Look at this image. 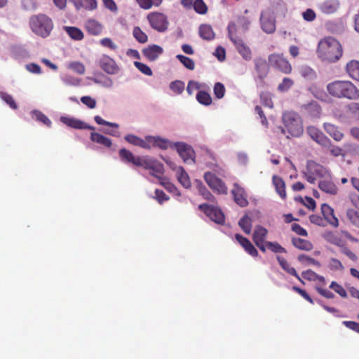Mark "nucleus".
<instances>
[{"label":"nucleus","instance_id":"1","mask_svg":"<svg viewBox=\"0 0 359 359\" xmlns=\"http://www.w3.org/2000/svg\"><path fill=\"white\" fill-rule=\"evenodd\" d=\"M342 52L341 43L332 36L325 37L318 43L317 53L322 60L334 62L342 56Z\"/></svg>","mask_w":359,"mask_h":359},{"label":"nucleus","instance_id":"2","mask_svg":"<svg viewBox=\"0 0 359 359\" xmlns=\"http://www.w3.org/2000/svg\"><path fill=\"white\" fill-rule=\"evenodd\" d=\"M328 93L337 98L357 100L359 98V90L349 81L337 80L327 85Z\"/></svg>","mask_w":359,"mask_h":359},{"label":"nucleus","instance_id":"3","mask_svg":"<svg viewBox=\"0 0 359 359\" xmlns=\"http://www.w3.org/2000/svg\"><path fill=\"white\" fill-rule=\"evenodd\" d=\"M29 26L34 34L46 39L51 34L54 23L51 18L46 14L38 13L30 16Z\"/></svg>","mask_w":359,"mask_h":359},{"label":"nucleus","instance_id":"4","mask_svg":"<svg viewBox=\"0 0 359 359\" xmlns=\"http://www.w3.org/2000/svg\"><path fill=\"white\" fill-rule=\"evenodd\" d=\"M283 122L284 128H281V132L283 135H286L287 137H289V135L298 137L302 135L303 123L298 114L293 111L283 113Z\"/></svg>","mask_w":359,"mask_h":359},{"label":"nucleus","instance_id":"5","mask_svg":"<svg viewBox=\"0 0 359 359\" xmlns=\"http://www.w3.org/2000/svg\"><path fill=\"white\" fill-rule=\"evenodd\" d=\"M229 39L234 44L237 51L242 57L249 61L252 57L250 48L244 42L243 39L237 34V27L235 22H230L227 27Z\"/></svg>","mask_w":359,"mask_h":359},{"label":"nucleus","instance_id":"6","mask_svg":"<svg viewBox=\"0 0 359 359\" xmlns=\"http://www.w3.org/2000/svg\"><path fill=\"white\" fill-rule=\"evenodd\" d=\"M147 19L154 29L159 32H164L168 29L169 22L167 16L160 12H151L147 16Z\"/></svg>","mask_w":359,"mask_h":359},{"label":"nucleus","instance_id":"7","mask_svg":"<svg viewBox=\"0 0 359 359\" xmlns=\"http://www.w3.org/2000/svg\"><path fill=\"white\" fill-rule=\"evenodd\" d=\"M204 180L209 187L218 194H226L227 187L225 183L214 173L205 172L203 175Z\"/></svg>","mask_w":359,"mask_h":359},{"label":"nucleus","instance_id":"8","mask_svg":"<svg viewBox=\"0 0 359 359\" xmlns=\"http://www.w3.org/2000/svg\"><path fill=\"white\" fill-rule=\"evenodd\" d=\"M269 62L271 67L285 74L292 72V66L289 61L284 57L283 54L272 53L269 55Z\"/></svg>","mask_w":359,"mask_h":359},{"label":"nucleus","instance_id":"9","mask_svg":"<svg viewBox=\"0 0 359 359\" xmlns=\"http://www.w3.org/2000/svg\"><path fill=\"white\" fill-rule=\"evenodd\" d=\"M198 209L215 223L222 224L224 222V215L218 207L203 203L198 205Z\"/></svg>","mask_w":359,"mask_h":359},{"label":"nucleus","instance_id":"10","mask_svg":"<svg viewBox=\"0 0 359 359\" xmlns=\"http://www.w3.org/2000/svg\"><path fill=\"white\" fill-rule=\"evenodd\" d=\"M306 133L315 142L323 147L330 146L331 140L326 136L319 128L314 126H307L306 128Z\"/></svg>","mask_w":359,"mask_h":359},{"label":"nucleus","instance_id":"11","mask_svg":"<svg viewBox=\"0 0 359 359\" xmlns=\"http://www.w3.org/2000/svg\"><path fill=\"white\" fill-rule=\"evenodd\" d=\"M175 147L180 156L184 163H195V151L191 147L183 142H177Z\"/></svg>","mask_w":359,"mask_h":359},{"label":"nucleus","instance_id":"12","mask_svg":"<svg viewBox=\"0 0 359 359\" xmlns=\"http://www.w3.org/2000/svg\"><path fill=\"white\" fill-rule=\"evenodd\" d=\"M262 29L267 34H273L276 29L275 17L269 13H262L260 17Z\"/></svg>","mask_w":359,"mask_h":359},{"label":"nucleus","instance_id":"13","mask_svg":"<svg viewBox=\"0 0 359 359\" xmlns=\"http://www.w3.org/2000/svg\"><path fill=\"white\" fill-rule=\"evenodd\" d=\"M100 67L109 74H115L118 70V66L109 56L104 55L99 60Z\"/></svg>","mask_w":359,"mask_h":359},{"label":"nucleus","instance_id":"14","mask_svg":"<svg viewBox=\"0 0 359 359\" xmlns=\"http://www.w3.org/2000/svg\"><path fill=\"white\" fill-rule=\"evenodd\" d=\"M321 213L323 216V219L330 224L332 226L337 228L339 226L338 218L334 215V211L328 204L323 203L321 205Z\"/></svg>","mask_w":359,"mask_h":359},{"label":"nucleus","instance_id":"15","mask_svg":"<svg viewBox=\"0 0 359 359\" xmlns=\"http://www.w3.org/2000/svg\"><path fill=\"white\" fill-rule=\"evenodd\" d=\"M339 7V0H324L318 4V9L325 15H332L337 13Z\"/></svg>","mask_w":359,"mask_h":359},{"label":"nucleus","instance_id":"16","mask_svg":"<svg viewBox=\"0 0 359 359\" xmlns=\"http://www.w3.org/2000/svg\"><path fill=\"white\" fill-rule=\"evenodd\" d=\"M60 121L66 126L74 129L95 130L93 126H89L85 122L73 117L61 116Z\"/></svg>","mask_w":359,"mask_h":359},{"label":"nucleus","instance_id":"17","mask_svg":"<svg viewBox=\"0 0 359 359\" xmlns=\"http://www.w3.org/2000/svg\"><path fill=\"white\" fill-rule=\"evenodd\" d=\"M235 238L238 243L243 247L245 251L253 257H257L259 255L257 250L252 244L250 240L239 233L235 235Z\"/></svg>","mask_w":359,"mask_h":359},{"label":"nucleus","instance_id":"18","mask_svg":"<svg viewBox=\"0 0 359 359\" xmlns=\"http://www.w3.org/2000/svg\"><path fill=\"white\" fill-rule=\"evenodd\" d=\"M163 48L158 45H151L142 50L143 55L150 61L156 60L162 53Z\"/></svg>","mask_w":359,"mask_h":359},{"label":"nucleus","instance_id":"19","mask_svg":"<svg viewBox=\"0 0 359 359\" xmlns=\"http://www.w3.org/2000/svg\"><path fill=\"white\" fill-rule=\"evenodd\" d=\"M323 128L325 132L337 142H339L344 138V135L342 131L338 126L334 124L324 123Z\"/></svg>","mask_w":359,"mask_h":359},{"label":"nucleus","instance_id":"20","mask_svg":"<svg viewBox=\"0 0 359 359\" xmlns=\"http://www.w3.org/2000/svg\"><path fill=\"white\" fill-rule=\"evenodd\" d=\"M231 193L233 196L235 202L239 206L244 208L248 205V201L245 196V191L243 188L235 184Z\"/></svg>","mask_w":359,"mask_h":359},{"label":"nucleus","instance_id":"21","mask_svg":"<svg viewBox=\"0 0 359 359\" xmlns=\"http://www.w3.org/2000/svg\"><path fill=\"white\" fill-rule=\"evenodd\" d=\"M255 70L260 79L265 78L269 71V65L266 60L262 57H257L255 60Z\"/></svg>","mask_w":359,"mask_h":359},{"label":"nucleus","instance_id":"22","mask_svg":"<svg viewBox=\"0 0 359 359\" xmlns=\"http://www.w3.org/2000/svg\"><path fill=\"white\" fill-rule=\"evenodd\" d=\"M302 108L305 114L312 118H318L321 114V107L316 101H313L307 104H304Z\"/></svg>","mask_w":359,"mask_h":359},{"label":"nucleus","instance_id":"23","mask_svg":"<svg viewBox=\"0 0 359 359\" xmlns=\"http://www.w3.org/2000/svg\"><path fill=\"white\" fill-rule=\"evenodd\" d=\"M124 139L126 142L133 145L138 146L143 149H150V144L148 143L147 137L145 138V140H143L136 135L129 134L126 135Z\"/></svg>","mask_w":359,"mask_h":359},{"label":"nucleus","instance_id":"24","mask_svg":"<svg viewBox=\"0 0 359 359\" xmlns=\"http://www.w3.org/2000/svg\"><path fill=\"white\" fill-rule=\"evenodd\" d=\"M176 171V177L178 182L184 187L189 188L191 187V181L187 172L184 170V168L179 166L176 168H172Z\"/></svg>","mask_w":359,"mask_h":359},{"label":"nucleus","instance_id":"25","mask_svg":"<svg viewBox=\"0 0 359 359\" xmlns=\"http://www.w3.org/2000/svg\"><path fill=\"white\" fill-rule=\"evenodd\" d=\"M272 181L276 193L282 199H286L287 194L285 191V183L283 178L279 176L274 175L272 178Z\"/></svg>","mask_w":359,"mask_h":359},{"label":"nucleus","instance_id":"26","mask_svg":"<svg viewBox=\"0 0 359 359\" xmlns=\"http://www.w3.org/2000/svg\"><path fill=\"white\" fill-rule=\"evenodd\" d=\"M277 260L284 271H285L289 274L294 276L302 283L304 284L302 279L300 278V276L297 273L296 269L294 267L291 266L290 264L287 262V261L284 257H280V256H277Z\"/></svg>","mask_w":359,"mask_h":359},{"label":"nucleus","instance_id":"27","mask_svg":"<svg viewBox=\"0 0 359 359\" xmlns=\"http://www.w3.org/2000/svg\"><path fill=\"white\" fill-rule=\"evenodd\" d=\"M121 160L124 163H132L136 166L139 156H135L130 151L123 148L118 151Z\"/></svg>","mask_w":359,"mask_h":359},{"label":"nucleus","instance_id":"28","mask_svg":"<svg viewBox=\"0 0 359 359\" xmlns=\"http://www.w3.org/2000/svg\"><path fill=\"white\" fill-rule=\"evenodd\" d=\"M318 187L323 191L335 195L337 194L338 188L335 184L330 180H324L319 182Z\"/></svg>","mask_w":359,"mask_h":359},{"label":"nucleus","instance_id":"29","mask_svg":"<svg viewBox=\"0 0 359 359\" xmlns=\"http://www.w3.org/2000/svg\"><path fill=\"white\" fill-rule=\"evenodd\" d=\"M199 36L204 40L211 41L215 38V32L212 27L207 24H203L198 29Z\"/></svg>","mask_w":359,"mask_h":359},{"label":"nucleus","instance_id":"30","mask_svg":"<svg viewBox=\"0 0 359 359\" xmlns=\"http://www.w3.org/2000/svg\"><path fill=\"white\" fill-rule=\"evenodd\" d=\"M147 140L150 144V149L151 147H156L162 149H166L168 147L169 142L160 137L147 136Z\"/></svg>","mask_w":359,"mask_h":359},{"label":"nucleus","instance_id":"31","mask_svg":"<svg viewBox=\"0 0 359 359\" xmlns=\"http://www.w3.org/2000/svg\"><path fill=\"white\" fill-rule=\"evenodd\" d=\"M85 27L88 33L93 35H98L102 31V25L93 19L87 20Z\"/></svg>","mask_w":359,"mask_h":359},{"label":"nucleus","instance_id":"32","mask_svg":"<svg viewBox=\"0 0 359 359\" xmlns=\"http://www.w3.org/2000/svg\"><path fill=\"white\" fill-rule=\"evenodd\" d=\"M267 233L268 231L266 228L259 225L257 226L252 237V240L255 244L262 242H266L265 240L266 238Z\"/></svg>","mask_w":359,"mask_h":359},{"label":"nucleus","instance_id":"33","mask_svg":"<svg viewBox=\"0 0 359 359\" xmlns=\"http://www.w3.org/2000/svg\"><path fill=\"white\" fill-rule=\"evenodd\" d=\"M196 188L198 191L203 198L207 201L215 202V197L212 194V193L205 187V186L203 184V182L200 180H196Z\"/></svg>","mask_w":359,"mask_h":359},{"label":"nucleus","instance_id":"34","mask_svg":"<svg viewBox=\"0 0 359 359\" xmlns=\"http://www.w3.org/2000/svg\"><path fill=\"white\" fill-rule=\"evenodd\" d=\"M346 72L353 79L359 81V62L352 60L346 65Z\"/></svg>","mask_w":359,"mask_h":359},{"label":"nucleus","instance_id":"35","mask_svg":"<svg viewBox=\"0 0 359 359\" xmlns=\"http://www.w3.org/2000/svg\"><path fill=\"white\" fill-rule=\"evenodd\" d=\"M292 243L299 250L310 251L313 249V245L310 241L300 238H293Z\"/></svg>","mask_w":359,"mask_h":359},{"label":"nucleus","instance_id":"36","mask_svg":"<svg viewBox=\"0 0 359 359\" xmlns=\"http://www.w3.org/2000/svg\"><path fill=\"white\" fill-rule=\"evenodd\" d=\"M90 140L93 142L104 145L107 147H110L112 144L111 140L109 138L98 133H91Z\"/></svg>","mask_w":359,"mask_h":359},{"label":"nucleus","instance_id":"37","mask_svg":"<svg viewBox=\"0 0 359 359\" xmlns=\"http://www.w3.org/2000/svg\"><path fill=\"white\" fill-rule=\"evenodd\" d=\"M64 29L74 40L80 41L84 37L83 32L78 27L65 26Z\"/></svg>","mask_w":359,"mask_h":359},{"label":"nucleus","instance_id":"38","mask_svg":"<svg viewBox=\"0 0 359 359\" xmlns=\"http://www.w3.org/2000/svg\"><path fill=\"white\" fill-rule=\"evenodd\" d=\"M348 221L354 226L359 229V212L354 209H348L346 213Z\"/></svg>","mask_w":359,"mask_h":359},{"label":"nucleus","instance_id":"39","mask_svg":"<svg viewBox=\"0 0 359 359\" xmlns=\"http://www.w3.org/2000/svg\"><path fill=\"white\" fill-rule=\"evenodd\" d=\"M240 227L246 234H250L252 230V219L247 215H244L238 222Z\"/></svg>","mask_w":359,"mask_h":359},{"label":"nucleus","instance_id":"40","mask_svg":"<svg viewBox=\"0 0 359 359\" xmlns=\"http://www.w3.org/2000/svg\"><path fill=\"white\" fill-rule=\"evenodd\" d=\"M323 237L328 243L335 245L339 248L344 243L342 239L332 231L326 232Z\"/></svg>","mask_w":359,"mask_h":359},{"label":"nucleus","instance_id":"41","mask_svg":"<svg viewBox=\"0 0 359 359\" xmlns=\"http://www.w3.org/2000/svg\"><path fill=\"white\" fill-rule=\"evenodd\" d=\"M140 7L148 10L152 6L158 7L161 5L163 0H136Z\"/></svg>","mask_w":359,"mask_h":359},{"label":"nucleus","instance_id":"42","mask_svg":"<svg viewBox=\"0 0 359 359\" xmlns=\"http://www.w3.org/2000/svg\"><path fill=\"white\" fill-rule=\"evenodd\" d=\"M32 118L35 119L36 121L41 122L43 123L44 125L47 126L48 127H50L51 126V121L48 118L47 116H46L44 114H43L41 111L39 110H34L32 112Z\"/></svg>","mask_w":359,"mask_h":359},{"label":"nucleus","instance_id":"43","mask_svg":"<svg viewBox=\"0 0 359 359\" xmlns=\"http://www.w3.org/2000/svg\"><path fill=\"white\" fill-rule=\"evenodd\" d=\"M307 170L317 177H322L324 172L323 167L315 162H311L308 164Z\"/></svg>","mask_w":359,"mask_h":359},{"label":"nucleus","instance_id":"44","mask_svg":"<svg viewBox=\"0 0 359 359\" xmlns=\"http://www.w3.org/2000/svg\"><path fill=\"white\" fill-rule=\"evenodd\" d=\"M197 101L203 105L208 106L212 103V97L210 95L203 90H199L196 94Z\"/></svg>","mask_w":359,"mask_h":359},{"label":"nucleus","instance_id":"45","mask_svg":"<svg viewBox=\"0 0 359 359\" xmlns=\"http://www.w3.org/2000/svg\"><path fill=\"white\" fill-rule=\"evenodd\" d=\"M133 36L140 43H145L148 41V36L140 27H135L133 30Z\"/></svg>","mask_w":359,"mask_h":359},{"label":"nucleus","instance_id":"46","mask_svg":"<svg viewBox=\"0 0 359 359\" xmlns=\"http://www.w3.org/2000/svg\"><path fill=\"white\" fill-rule=\"evenodd\" d=\"M150 174L156 177H159V175H163L164 172L163 165L157 160H155L153 163L151 168H150Z\"/></svg>","mask_w":359,"mask_h":359},{"label":"nucleus","instance_id":"47","mask_svg":"<svg viewBox=\"0 0 359 359\" xmlns=\"http://www.w3.org/2000/svg\"><path fill=\"white\" fill-rule=\"evenodd\" d=\"M155 159L148 156L141 157L139 156L136 166L142 167L146 170H150Z\"/></svg>","mask_w":359,"mask_h":359},{"label":"nucleus","instance_id":"48","mask_svg":"<svg viewBox=\"0 0 359 359\" xmlns=\"http://www.w3.org/2000/svg\"><path fill=\"white\" fill-rule=\"evenodd\" d=\"M176 58L188 69L194 70L195 68L194 61L183 55H177Z\"/></svg>","mask_w":359,"mask_h":359},{"label":"nucleus","instance_id":"49","mask_svg":"<svg viewBox=\"0 0 359 359\" xmlns=\"http://www.w3.org/2000/svg\"><path fill=\"white\" fill-rule=\"evenodd\" d=\"M194 11L199 14H205L208 11V7L203 0H196L192 6Z\"/></svg>","mask_w":359,"mask_h":359},{"label":"nucleus","instance_id":"50","mask_svg":"<svg viewBox=\"0 0 359 359\" xmlns=\"http://www.w3.org/2000/svg\"><path fill=\"white\" fill-rule=\"evenodd\" d=\"M328 267L332 271H344V266L341 261L337 258H331L328 263Z\"/></svg>","mask_w":359,"mask_h":359},{"label":"nucleus","instance_id":"51","mask_svg":"<svg viewBox=\"0 0 359 359\" xmlns=\"http://www.w3.org/2000/svg\"><path fill=\"white\" fill-rule=\"evenodd\" d=\"M0 97L13 109H16L18 108L17 104L11 95L5 92L0 91Z\"/></svg>","mask_w":359,"mask_h":359},{"label":"nucleus","instance_id":"52","mask_svg":"<svg viewBox=\"0 0 359 359\" xmlns=\"http://www.w3.org/2000/svg\"><path fill=\"white\" fill-rule=\"evenodd\" d=\"M68 68L79 74H83L86 71L85 66L80 62H72L68 64Z\"/></svg>","mask_w":359,"mask_h":359},{"label":"nucleus","instance_id":"53","mask_svg":"<svg viewBox=\"0 0 359 359\" xmlns=\"http://www.w3.org/2000/svg\"><path fill=\"white\" fill-rule=\"evenodd\" d=\"M170 88L176 94H181L184 90V83L182 81L176 80L170 83Z\"/></svg>","mask_w":359,"mask_h":359},{"label":"nucleus","instance_id":"54","mask_svg":"<svg viewBox=\"0 0 359 359\" xmlns=\"http://www.w3.org/2000/svg\"><path fill=\"white\" fill-rule=\"evenodd\" d=\"M266 245L268 247L269 250L276 253H285L286 250L284 248H283L279 243L276 242H266Z\"/></svg>","mask_w":359,"mask_h":359},{"label":"nucleus","instance_id":"55","mask_svg":"<svg viewBox=\"0 0 359 359\" xmlns=\"http://www.w3.org/2000/svg\"><path fill=\"white\" fill-rule=\"evenodd\" d=\"M294 84L293 81L287 77L283 79L282 82L278 85V90L280 92L287 91Z\"/></svg>","mask_w":359,"mask_h":359},{"label":"nucleus","instance_id":"56","mask_svg":"<svg viewBox=\"0 0 359 359\" xmlns=\"http://www.w3.org/2000/svg\"><path fill=\"white\" fill-rule=\"evenodd\" d=\"M340 251L342 254L348 257L351 261L354 262L358 261L357 255L344 243L340 247Z\"/></svg>","mask_w":359,"mask_h":359},{"label":"nucleus","instance_id":"57","mask_svg":"<svg viewBox=\"0 0 359 359\" xmlns=\"http://www.w3.org/2000/svg\"><path fill=\"white\" fill-rule=\"evenodd\" d=\"M330 288L334 290L335 292L339 294L341 297L345 298L347 297V293L345 289L336 281H332L330 285Z\"/></svg>","mask_w":359,"mask_h":359},{"label":"nucleus","instance_id":"58","mask_svg":"<svg viewBox=\"0 0 359 359\" xmlns=\"http://www.w3.org/2000/svg\"><path fill=\"white\" fill-rule=\"evenodd\" d=\"M134 65L139 71L147 76H151L153 74L151 68L142 62L135 61Z\"/></svg>","mask_w":359,"mask_h":359},{"label":"nucleus","instance_id":"59","mask_svg":"<svg viewBox=\"0 0 359 359\" xmlns=\"http://www.w3.org/2000/svg\"><path fill=\"white\" fill-rule=\"evenodd\" d=\"M213 90L214 94L217 98L222 99L224 96L225 87L222 83H216L215 84Z\"/></svg>","mask_w":359,"mask_h":359},{"label":"nucleus","instance_id":"60","mask_svg":"<svg viewBox=\"0 0 359 359\" xmlns=\"http://www.w3.org/2000/svg\"><path fill=\"white\" fill-rule=\"evenodd\" d=\"M298 260L300 262H306L309 264H312L314 266H316L318 267H320L321 266L320 263L316 260L315 259L310 257L306 255H300L298 256Z\"/></svg>","mask_w":359,"mask_h":359},{"label":"nucleus","instance_id":"61","mask_svg":"<svg viewBox=\"0 0 359 359\" xmlns=\"http://www.w3.org/2000/svg\"><path fill=\"white\" fill-rule=\"evenodd\" d=\"M302 16L305 21L313 22L316 18V13L312 8H307L306 11L302 12Z\"/></svg>","mask_w":359,"mask_h":359},{"label":"nucleus","instance_id":"62","mask_svg":"<svg viewBox=\"0 0 359 359\" xmlns=\"http://www.w3.org/2000/svg\"><path fill=\"white\" fill-rule=\"evenodd\" d=\"M81 101L90 109H94L96 107V100L90 96H83Z\"/></svg>","mask_w":359,"mask_h":359},{"label":"nucleus","instance_id":"63","mask_svg":"<svg viewBox=\"0 0 359 359\" xmlns=\"http://www.w3.org/2000/svg\"><path fill=\"white\" fill-rule=\"evenodd\" d=\"M154 198L160 204H162L164 201L169 200V197L162 190L160 189L155 190Z\"/></svg>","mask_w":359,"mask_h":359},{"label":"nucleus","instance_id":"64","mask_svg":"<svg viewBox=\"0 0 359 359\" xmlns=\"http://www.w3.org/2000/svg\"><path fill=\"white\" fill-rule=\"evenodd\" d=\"M291 229L292 231L295 232L297 235L302 236H307L308 233L305 229L302 227L299 224L294 223L291 226Z\"/></svg>","mask_w":359,"mask_h":359}]
</instances>
